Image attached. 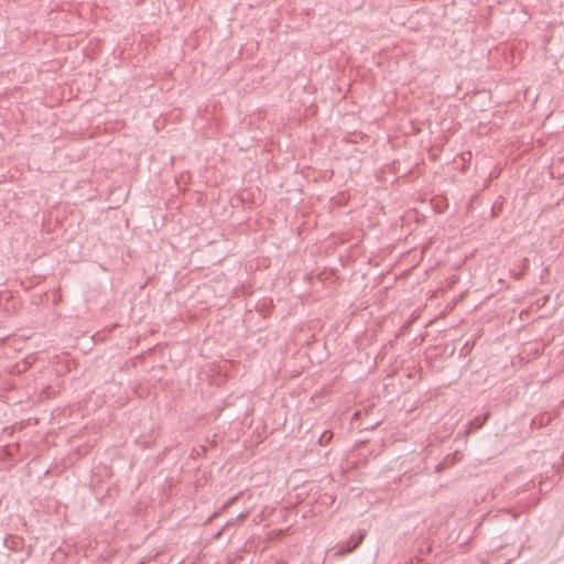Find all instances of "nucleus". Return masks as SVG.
<instances>
[{"label": "nucleus", "instance_id": "f257e3e1", "mask_svg": "<svg viewBox=\"0 0 564 564\" xmlns=\"http://www.w3.org/2000/svg\"><path fill=\"white\" fill-rule=\"evenodd\" d=\"M365 538V533L364 532H360L359 535H358V540L357 542L351 546V549L348 550V552H350L351 550H354L359 543L362 542Z\"/></svg>", "mask_w": 564, "mask_h": 564}]
</instances>
